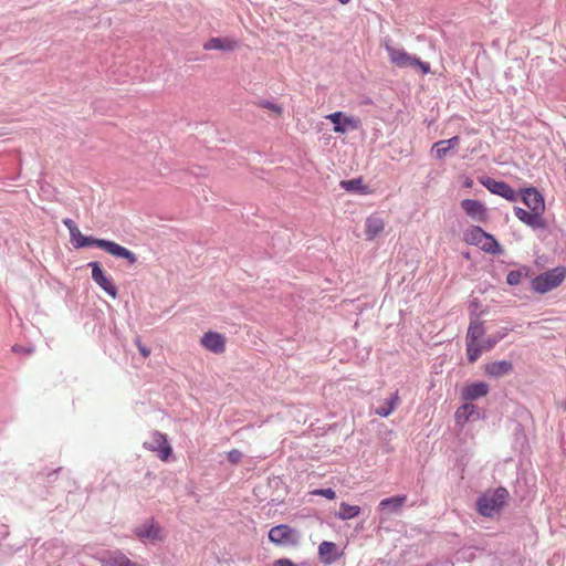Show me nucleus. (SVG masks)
Returning a JSON list of instances; mask_svg holds the SVG:
<instances>
[{"label": "nucleus", "mask_w": 566, "mask_h": 566, "mask_svg": "<svg viewBox=\"0 0 566 566\" xmlns=\"http://www.w3.org/2000/svg\"><path fill=\"white\" fill-rule=\"evenodd\" d=\"M522 201L531 211L521 207H514L515 217L533 230L545 229L547 223L544 219L545 199L535 187H528L521 191Z\"/></svg>", "instance_id": "nucleus-1"}, {"label": "nucleus", "mask_w": 566, "mask_h": 566, "mask_svg": "<svg viewBox=\"0 0 566 566\" xmlns=\"http://www.w3.org/2000/svg\"><path fill=\"white\" fill-rule=\"evenodd\" d=\"M509 497V492L505 488H497L492 492L481 494L476 500L478 512L485 517H491L499 513L504 506Z\"/></svg>", "instance_id": "nucleus-2"}, {"label": "nucleus", "mask_w": 566, "mask_h": 566, "mask_svg": "<svg viewBox=\"0 0 566 566\" xmlns=\"http://www.w3.org/2000/svg\"><path fill=\"white\" fill-rule=\"evenodd\" d=\"M385 50L388 53L389 61L400 69H419L424 75L430 73V64L423 62L415 55L409 54L403 49L394 48L390 44H385Z\"/></svg>", "instance_id": "nucleus-3"}, {"label": "nucleus", "mask_w": 566, "mask_h": 566, "mask_svg": "<svg viewBox=\"0 0 566 566\" xmlns=\"http://www.w3.org/2000/svg\"><path fill=\"white\" fill-rule=\"evenodd\" d=\"M84 248L85 247H96L99 249H103L105 252L111 254L112 256H115L117 259H123L128 262V264L133 265L137 263L138 259L136 254L130 251L129 249L106 239H97L94 237H85L84 239Z\"/></svg>", "instance_id": "nucleus-4"}, {"label": "nucleus", "mask_w": 566, "mask_h": 566, "mask_svg": "<svg viewBox=\"0 0 566 566\" xmlns=\"http://www.w3.org/2000/svg\"><path fill=\"white\" fill-rule=\"evenodd\" d=\"M566 277V268L560 265L545 271L532 281V290L538 294H545L559 286Z\"/></svg>", "instance_id": "nucleus-5"}, {"label": "nucleus", "mask_w": 566, "mask_h": 566, "mask_svg": "<svg viewBox=\"0 0 566 566\" xmlns=\"http://www.w3.org/2000/svg\"><path fill=\"white\" fill-rule=\"evenodd\" d=\"M268 538L276 546L295 547L300 544L301 536L298 531L290 525L279 524L269 531Z\"/></svg>", "instance_id": "nucleus-6"}, {"label": "nucleus", "mask_w": 566, "mask_h": 566, "mask_svg": "<svg viewBox=\"0 0 566 566\" xmlns=\"http://www.w3.org/2000/svg\"><path fill=\"white\" fill-rule=\"evenodd\" d=\"M87 266L92 271L91 274L93 282L98 285L108 296L116 298L118 295V290L112 282L111 277L106 275L101 263L97 261H91L87 263Z\"/></svg>", "instance_id": "nucleus-7"}, {"label": "nucleus", "mask_w": 566, "mask_h": 566, "mask_svg": "<svg viewBox=\"0 0 566 566\" xmlns=\"http://www.w3.org/2000/svg\"><path fill=\"white\" fill-rule=\"evenodd\" d=\"M479 182L493 195H497L509 201L516 200L515 191L505 181L495 180L489 176H482L479 178Z\"/></svg>", "instance_id": "nucleus-8"}, {"label": "nucleus", "mask_w": 566, "mask_h": 566, "mask_svg": "<svg viewBox=\"0 0 566 566\" xmlns=\"http://www.w3.org/2000/svg\"><path fill=\"white\" fill-rule=\"evenodd\" d=\"M143 447L149 451L156 452L161 460H167L172 451L168 443L167 436L159 431L153 432L151 441H145Z\"/></svg>", "instance_id": "nucleus-9"}, {"label": "nucleus", "mask_w": 566, "mask_h": 566, "mask_svg": "<svg viewBox=\"0 0 566 566\" xmlns=\"http://www.w3.org/2000/svg\"><path fill=\"white\" fill-rule=\"evenodd\" d=\"M135 534L138 538L148 541L150 543L163 541V530L154 520H150L138 526L135 530Z\"/></svg>", "instance_id": "nucleus-10"}, {"label": "nucleus", "mask_w": 566, "mask_h": 566, "mask_svg": "<svg viewBox=\"0 0 566 566\" xmlns=\"http://www.w3.org/2000/svg\"><path fill=\"white\" fill-rule=\"evenodd\" d=\"M461 207L465 213L473 220L484 222L488 219V210L485 206L475 199H464Z\"/></svg>", "instance_id": "nucleus-11"}, {"label": "nucleus", "mask_w": 566, "mask_h": 566, "mask_svg": "<svg viewBox=\"0 0 566 566\" xmlns=\"http://www.w3.org/2000/svg\"><path fill=\"white\" fill-rule=\"evenodd\" d=\"M490 387L484 381H476L468 384L461 390V399L464 401H472L484 397L489 394Z\"/></svg>", "instance_id": "nucleus-12"}, {"label": "nucleus", "mask_w": 566, "mask_h": 566, "mask_svg": "<svg viewBox=\"0 0 566 566\" xmlns=\"http://www.w3.org/2000/svg\"><path fill=\"white\" fill-rule=\"evenodd\" d=\"M201 344L214 354L223 353L226 349L224 337L216 332H207L201 338Z\"/></svg>", "instance_id": "nucleus-13"}, {"label": "nucleus", "mask_w": 566, "mask_h": 566, "mask_svg": "<svg viewBox=\"0 0 566 566\" xmlns=\"http://www.w3.org/2000/svg\"><path fill=\"white\" fill-rule=\"evenodd\" d=\"M513 370V364L511 360H497L485 365V374L493 378H500Z\"/></svg>", "instance_id": "nucleus-14"}, {"label": "nucleus", "mask_w": 566, "mask_h": 566, "mask_svg": "<svg viewBox=\"0 0 566 566\" xmlns=\"http://www.w3.org/2000/svg\"><path fill=\"white\" fill-rule=\"evenodd\" d=\"M406 501L407 495L387 497L379 502L378 510L386 514L399 513Z\"/></svg>", "instance_id": "nucleus-15"}, {"label": "nucleus", "mask_w": 566, "mask_h": 566, "mask_svg": "<svg viewBox=\"0 0 566 566\" xmlns=\"http://www.w3.org/2000/svg\"><path fill=\"white\" fill-rule=\"evenodd\" d=\"M318 554L324 564L335 563L342 555L337 552V546L334 542L324 541L318 546Z\"/></svg>", "instance_id": "nucleus-16"}, {"label": "nucleus", "mask_w": 566, "mask_h": 566, "mask_svg": "<svg viewBox=\"0 0 566 566\" xmlns=\"http://www.w3.org/2000/svg\"><path fill=\"white\" fill-rule=\"evenodd\" d=\"M238 48V42L228 38H211L203 44L207 51L218 50L223 52L233 51Z\"/></svg>", "instance_id": "nucleus-17"}, {"label": "nucleus", "mask_w": 566, "mask_h": 566, "mask_svg": "<svg viewBox=\"0 0 566 566\" xmlns=\"http://www.w3.org/2000/svg\"><path fill=\"white\" fill-rule=\"evenodd\" d=\"M384 230V221L376 216L366 219L365 233L368 240H374Z\"/></svg>", "instance_id": "nucleus-18"}, {"label": "nucleus", "mask_w": 566, "mask_h": 566, "mask_svg": "<svg viewBox=\"0 0 566 566\" xmlns=\"http://www.w3.org/2000/svg\"><path fill=\"white\" fill-rule=\"evenodd\" d=\"M485 333L484 324L480 319H473L467 331L465 342L478 343Z\"/></svg>", "instance_id": "nucleus-19"}, {"label": "nucleus", "mask_w": 566, "mask_h": 566, "mask_svg": "<svg viewBox=\"0 0 566 566\" xmlns=\"http://www.w3.org/2000/svg\"><path fill=\"white\" fill-rule=\"evenodd\" d=\"M475 406L473 403H463L460 406L455 413L454 419L458 426H464L469 419L475 413Z\"/></svg>", "instance_id": "nucleus-20"}, {"label": "nucleus", "mask_w": 566, "mask_h": 566, "mask_svg": "<svg viewBox=\"0 0 566 566\" xmlns=\"http://www.w3.org/2000/svg\"><path fill=\"white\" fill-rule=\"evenodd\" d=\"M486 232L479 226H471L464 233V239L469 244L481 245Z\"/></svg>", "instance_id": "nucleus-21"}, {"label": "nucleus", "mask_w": 566, "mask_h": 566, "mask_svg": "<svg viewBox=\"0 0 566 566\" xmlns=\"http://www.w3.org/2000/svg\"><path fill=\"white\" fill-rule=\"evenodd\" d=\"M103 566H137L124 554H111L102 558Z\"/></svg>", "instance_id": "nucleus-22"}, {"label": "nucleus", "mask_w": 566, "mask_h": 566, "mask_svg": "<svg viewBox=\"0 0 566 566\" xmlns=\"http://www.w3.org/2000/svg\"><path fill=\"white\" fill-rule=\"evenodd\" d=\"M361 512L360 506L358 505H350L346 502H342L339 504V511L336 513V517L342 521H348L356 516H358Z\"/></svg>", "instance_id": "nucleus-23"}, {"label": "nucleus", "mask_w": 566, "mask_h": 566, "mask_svg": "<svg viewBox=\"0 0 566 566\" xmlns=\"http://www.w3.org/2000/svg\"><path fill=\"white\" fill-rule=\"evenodd\" d=\"M480 248L484 252H486V253H491V254H500V253H502V248H501L500 243L490 233H486V237L484 238V240H483L482 244L480 245Z\"/></svg>", "instance_id": "nucleus-24"}, {"label": "nucleus", "mask_w": 566, "mask_h": 566, "mask_svg": "<svg viewBox=\"0 0 566 566\" xmlns=\"http://www.w3.org/2000/svg\"><path fill=\"white\" fill-rule=\"evenodd\" d=\"M334 125V132L338 134L346 133V127L344 126V113L335 112L326 116Z\"/></svg>", "instance_id": "nucleus-25"}, {"label": "nucleus", "mask_w": 566, "mask_h": 566, "mask_svg": "<svg viewBox=\"0 0 566 566\" xmlns=\"http://www.w3.org/2000/svg\"><path fill=\"white\" fill-rule=\"evenodd\" d=\"M467 343V356L468 360L470 363L475 361L480 355H481V347L473 342H465Z\"/></svg>", "instance_id": "nucleus-26"}, {"label": "nucleus", "mask_w": 566, "mask_h": 566, "mask_svg": "<svg viewBox=\"0 0 566 566\" xmlns=\"http://www.w3.org/2000/svg\"><path fill=\"white\" fill-rule=\"evenodd\" d=\"M45 547L48 549H56L57 554L56 557H62L65 555L66 549L62 541L54 538L45 543Z\"/></svg>", "instance_id": "nucleus-27"}, {"label": "nucleus", "mask_w": 566, "mask_h": 566, "mask_svg": "<svg viewBox=\"0 0 566 566\" xmlns=\"http://www.w3.org/2000/svg\"><path fill=\"white\" fill-rule=\"evenodd\" d=\"M506 336V332H497L495 335L490 336L484 342V349L493 348L500 340H502Z\"/></svg>", "instance_id": "nucleus-28"}, {"label": "nucleus", "mask_w": 566, "mask_h": 566, "mask_svg": "<svg viewBox=\"0 0 566 566\" xmlns=\"http://www.w3.org/2000/svg\"><path fill=\"white\" fill-rule=\"evenodd\" d=\"M342 188L347 191H358L361 186V178L340 181Z\"/></svg>", "instance_id": "nucleus-29"}, {"label": "nucleus", "mask_w": 566, "mask_h": 566, "mask_svg": "<svg viewBox=\"0 0 566 566\" xmlns=\"http://www.w3.org/2000/svg\"><path fill=\"white\" fill-rule=\"evenodd\" d=\"M522 280V272L520 270H512L506 275V282L509 285H517Z\"/></svg>", "instance_id": "nucleus-30"}, {"label": "nucleus", "mask_w": 566, "mask_h": 566, "mask_svg": "<svg viewBox=\"0 0 566 566\" xmlns=\"http://www.w3.org/2000/svg\"><path fill=\"white\" fill-rule=\"evenodd\" d=\"M344 126L346 127V132L348 129H358L360 126V119L354 116L344 115Z\"/></svg>", "instance_id": "nucleus-31"}, {"label": "nucleus", "mask_w": 566, "mask_h": 566, "mask_svg": "<svg viewBox=\"0 0 566 566\" xmlns=\"http://www.w3.org/2000/svg\"><path fill=\"white\" fill-rule=\"evenodd\" d=\"M437 159L444 158L451 150L447 145L438 146V142L433 144L432 149Z\"/></svg>", "instance_id": "nucleus-32"}, {"label": "nucleus", "mask_w": 566, "mask_h": 566, "mask_svg": "<svg viewBox=\"0 0 566 566\" xmlns=\"http://www.w3.org/2000/svg\"><path fill=\"white\" fill-rule=\"evenodd\" d=\"M84 239H85V235H83L80 230L76 231L74 234L70 235L71 243L75 249L84 248V243H83V242H85Z\"/></svg>", "instance_id": "nucleus-33"}, {"label": "nucleus", "mask_w": 566, "mask_h": 566, "mask_svg": "<svg viewBox=\"0 0 566 566\" xmlns=\"http://www.w3.org/2000/svg\"><path fill=\"white\" fill-rule=\"evenodd\" d=\"M259 105L263 108H268L272 112H274L275 114L280 115L282 112H283V108L281 105L279 104H275L273 102H270V101H266V99H263L259 103Z\"/></svg>", "instance_id": "nucleus-34"}, {"label": "nucleus", "mask_w": 566, "mask_h": 566, "mask_svg": "<svg viewBox=\"0 0 566 566\" xmlns=\"http://www.w3.org/2000/svg\"><path fill=\"white\" fill-rule=\"evenodd\" d=\"M313 494L324 496L328 500H334L336 497V492L331 488L314 490Z\"/></svg>", "instance_id": "nucleus-35"}, {"label": "nucleus", "mask_w": 566, "mask_h": 566, "mask_svg": "<svg viewBox=\"0 0 566 566\" xmlns=\"http://www.w3.org/2000/svg\"><path fill=\"white\" fill-rule=\"evenodd\" d=\"M243 454L238 449H232L227 453L228 461L232 464H237L242 459Z\"/></svg>", "instance_id": "nucleus-36"}, {"label": "nucleus", "mask_w": 566, "mask_h": 566, "mask_svg": "<svg viewBox=\"0 0 566 566\" xmlns=\"http://www.w3.org/2000/svg\"><path fill=\"white\" fill-rule=\"evenodd\" d=\"M459 142H460V137L453 136L446 140H438V146L447 145L452 150L453 148H455L459 145Z\"/></svg>", "instance_id": "nucleus-37"}, {"label": "nucleus", "mask_w": 566, "mask_h": 566, "mask_svg": "<svg viewBox=\"0 0 566 566\" xmlns=\"http://www.w3.org/2000/svg\"><path fill=\"white\" fill-rule=\"evenodd\" d=\"M62 222L67 228L70 235L80 230L77 224L70 218L63 219Z\"/></svg>", "instance_id": "nucleus-38"}, {"label": "nucleus", "mask_w": 566, "mask_h": 566, "mask_svg": "<svg viewBox=\"0 0 566 566\" xmlns=\"http://www.w3.org/2000/svg\"><path fill=\"white\" fill-rule=\"evenodd\" d=\"M135 344L138 348V352L144 358H147L150 355V349L140 342L139 337L135 339Z\"/></svg>", "instance_id": "nucleus-39"}, {"label": "nucleus", "mask_w": 566, "mask_h": 566, "mask_svg": "<svg viewBox=\"0 0 566 566\" xmlns=\"http://www.w3.org/2000/svg\"><path fill=\"white\" fill-rule=\"evenodd\" d=\"M395 410V406L392 403L387 405L385 407H380L376 410V413L382 418L388 417Z\"/></svg>", "instance_id": "nucleus-40"}, {"label": "nucleus", "mask_w": 566, "mask_h": 566, "mask_svg": "<svg viewBox=\"0 0 566 566\" xmlns=\"http://www.w3.org/2000/svg\"><path fill=\"white\" fill-rule=\"evenodd\" d=\"M273 566H297L291 559L281 558L274 562Z\"/></svg>", "instance_id": "nucleus-41"}, {"label": "nucleus", "mask_w": 566, "mask_h": 566, "mask_svg": "<svg viewBox=\"0 0 566 566\" xmlns=\"http://www.w3.org/2000/svg\"><path fill=\"white\" fill-rule=\"evenodd\" d=\"M32 350H33L32 348H24V347H22L20 345L12 346V352H14V353L30 354V353H32Z\"/></svg>", "instance_id": "nucleus-42"}, {"label": "nucleus", "mask_w": 566, "mask_h": 566, "mask_svg": "<svg viewBox=\"0 0 566 566\" xmlns=\"http://www.w3.org/2000/svg\"><path fill=\"white\" fill-rule=\"evenodd\" d=\"M397 399H398L397 395H396V396H394V397H391L387 405L392 403L394 406H396V401H397Z\"/></svg>", "instance_id": "nucleus-43"}, {"label": "nucleus", "mask_w": 566, "mask_h": 566, "mask_svg": "<svg viewBox=\"0 0 566 566\" xmlns=\"http://www.w3.org/2000/svg\"><path fill=\"white\" fill-rule=\"evenodd\" d=\"M464 186H465V187H471V186H472V180H471V179H467V180L464 181Z\"/></svg>", "instance_id": "nucleus-44"}, {"label": "nucleus", "mask_w": 566, "mask_h": 566, "mask_svg": "<svg viewBox=\"0 0 566 566\" xmlns=\"http://www.w3.org/2000/svg\"><path fill=\"white\" fill-rule=\"evenodd\" d=\"M342 4L348 3L350 0H338Z\"/></svg>", "instance_id": "nucleus-45"}]
</instances>
